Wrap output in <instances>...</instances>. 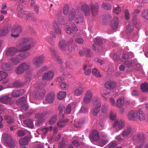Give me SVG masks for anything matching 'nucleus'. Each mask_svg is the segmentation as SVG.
I'll use <instances>...</instances> for the list:
<instances>
[{
	"mask_svg": "<svg viewBox=\"0 0 148 148\" xmlns=\"http://www.w3.org/2000/svg\"><path fill=\"white\" fill-rule=\"evenodd\" d=\"M110 119L111 120H113L116 118V114L115 113L111 112L110 115Z\"/></svg>",
	"mask_w": 148,
	"mask_h": 148,
	"instance_id": "nucleus-62",
	"label": "nucleus"
},
{
	"mask_svg": "<svg viewBox=\"0 0 148 148\" xmlns=\"http://www.w3.org/2000/svg\"><path fill=\"white\" fill-rule=\"evenodd\" d=\"M141 88L143 92H148V83L143 84L141 86Z\"/></svg>",
	"mask_w": 148,
	"mask_h": 148,
	"instance_id": "nucleus-43",
	"label": "nucleus"
},
{
	"mask_svg": "<svg viewBox=\"0 0 148 148\" xmlns=\"http://www.w3.org/2000/svg\"><path fill=\"white\" fill-rule=\"evenodd\" d=\"M66 95V92L64 91H60L57 95V97L58 99L61 100L63 99Z\"/></svg>",
	"mask_w": 148,
	"mask_h": 148,
	"instance_id": "nucleus-39",
	"label": "nucleus"
},
{
	"mask_svg": "<svg viewBox=\"0 0 148 148\" xmlns=\"http://www.w3.org/2000/svg\"><path fill=\"white\" fill-rule=\"evenodd\" d=\"M2 67L3 69L6 71H9L10 70V66L8 64L5 63L2 64Z\"/></svg>",
	"mask_w": 148,
	"mask_h": 148,
	"instance_id": "nucleus-58",
	"label": "nucleus"
},
{
	"mask_svg": "<svg viewBox=\"0 0 148 148\" xmlns=\"http://www.w3.org/2000/svg\"><path fill=\"white\" fill-rule=\"evenodd\" d=\"M17 16L19 18H21L23 16L24 14V10L22 6L18 5L17 8Z\"/></svg>",
	"mask_w": 148,
	"mask_h": 148,
	"instance_id": "nucleus-30",
	"label": "nucleus"
},
{
	"mask_svg": "<svg viewBox=\"0 0 148 148\" xmlns=\"http://www.w3.org/2000/svg\"><path fill=\"white\" fill-rule=\"evenodd\" d=\"M136 111L132 110L130 111L128 115V119L130 120H135L136 119Z\"/></svg>",
	"mask_w": 148,
	"mask_h": 148,
	"instance_id": "nucleus-24",
	"label": "nucleus"
},
{
	"mask_svg": "<svg viewBox=\"0 0 148 148\" xmlns=\"http://www.w3.org/2000/svg\"><path fill=\"white\" fill-rule=\"evenodd\" d=\"M0 101L4 104H11L12 103L11 98L8 96L0 98Z\"/></svg>",
	"mask_w": 148,
	"mask_h": 148,
	"instance_id": "nucleus-16",
	"label": "nucleus"
},
{
	"mask_svg": "<svg viewBox=\"0 0 148 148\" xmlns=\"http://www.w3.org/2000/svg\"><path fill=\"white\" fill-rule=\"evenodd\" d=\"M132 131V128L130 127H128L123 132L122 135L123 136H126L130 134Z\"/></svg>",
	"mask_w": 148,
	"mask_h": 148,
	"instance_id": "nucleus-40",
	"label": "nucleus"
},
{
	"mask_svg": "<svg viewBox=\"0 0 148 148\" xmlns=\"http://www.w3.org/2000/svg\"><path fill=\"white\" fill-rule=\"evenodd\" d=\"M118 23V18L116 17H114L111 23V26L113 29H115L117 28Z\"/></svg>",
	"mask_w": 148,
	"mask_h": 148,
	"instance_id": "nucleus-27",
	"label": "nucleus"
},
{
	"mask_svg": "<svg viewBox=\"0 0 148 148\" xmlns=\"http://www.w3.org/2000/svg\"><path fill=\"white\" fill-rule=\"evenodd\" d=\"M75 21L76 23H79L83 21V15L79 12V14L77 15Z\"/></svg>",
	"mask_w": 148,
	"mask_h": 148,
	"instance_id": "nucleus-36",
	"label": "nucleus"
},
{
	"mask_svg": "<svg viewBox=\"0 0 148 148\" xmlns=\"http://www.w3.org/2000/svg\"><path fill=\"white\" fill-rule=\"evenodd\" d=\"M59 47L62 51H65L66 47V41L64 40H62L60 41L59 43Z\"/></svg>",
	"mask_w": 148,
	"mask_h": 148,
	"instance_id": "nucleus-28",
	"label": "nucleus"
},
{
	"mask_svg": "<svg viewBox=\"0 0 148 148\" xmlns=\"http://www.w3.org/2000/svg\"><path fill=\"white\" fill-rule=\"evenodd\" d=\"M83 69L85 71V73L86 75H89L91 72V70L89 69L86 66H85Z\"/></svg>",
	"mask_w": 148,
	"mask_h": 148,
	"instance_id": "nucleus-59",
	"label": "nucleus"
},
{
	"mask_svg": "<svg viewBox=\"0 0 148 148\" xmlns=\"http://www.w3.org/2000/svg\"><path fill=\"white\" fill-rule=\"evenodd\" d=\"M68 120H62L57 123V125L58 127L62 128L64 127L65 125V123L68 122Z\"/></svg>",
	"mask_w": 148,
	"mask_h": 148,
	"instance_id": "nucleus-42",
	"label": "nucleus"
},
{
	"mask_svg": "<svg viewBox=\"0 0 148 148\" xmlns=\"http://www.w3.org/2000/svg\"><path fill=\"white\" fill-rule=\"evenodd\" d=\"M26 101V98L25 97H22L18 99L16 101L18 105L22 103H25Z\"/></svg>",
	"mask_w": 148,
	"mask_h": 148,
	"instance_id": "nucleus-56",
	"label": "nucleus"
},
{
	"mask_svg": "<svg viewBox=\"0 0 148 148\" xmlns=\"http://www.w3.org/2000/svg\"><path fill=\"white\" fill-rule=\"evenodd\" d=\"M1 140L10 147L13 148L15 146V143L13 140L11 136L6 133H5L2 135Z\"/></svg>",
	"mask_w": 148,
	"mask_h": 148,
	"instance_id": "nucleus-1",
	"label": "nucleus"
},
{
	"mask_svg": "<svg viewBox=\"0 0 148 148\" xmlns=\"http://www.w3.org/2000/svg\"><path fill=\"white\" fill-rule=\"evenodd\" d=\"M65 30L67 33L70 34L76 32L78 31V29L75 24H73L71 27L68 25L66 26Z\"/></svg>",
	"mask_w": 148,
	"mask_h": 148,
	"instance_id": "nucleus-9",
	"label": "nucleus"
},
{
	"mask_svg": "<svg viewBox=\"0 0 148 148\" xmlns=\"http://www.w3.org/2000/svg\"><path fill=\"white\" fill-rule=\"evenodd\" d=\"M121 10V9L119 6H117L116 7H114L113 10L114 13L117 14L120 13Z\"/></svg>",
	"mask_w": 148,
	"mask_h": 148,
	"instance_id": "nucleus-46",
	"label": "nucleus"
},
{
	"mask_svg": "<svg viewBox=\"0 0 148 148\" xmlns=\"http://www.w3.org/2000/svg\"><path fill=\"white\" fill-rule=\"evenodd\" d=\"M29 138L27 137L24 138H21L19 140V144L21 145H27L29 143Z\"/></svg>",
	"mask_w": 148,
	"mask_h": 148,
	"instance_id": "nucleus-31",
	"label": "nucleus"
},
{
	"mask_svg": "<svg viewBox=\"0 0 148 148\" xmlns=\"http://www.w3.org/2000/svg\"><path fill=\"white\" fill-rule=\"evenodd\" d=\"M25 18L26 20L27 21L33 20L34 19V18L31 14H27Z\"/></svg>",
	"mask_w": 148,
	"mask_h": 148,
	"instance_id": "nucleus-61",
	"label": "nucleus"
},
{
	"mask_svg": "<svg viewBox=\"0 0 148 148\" xmlns=\"http://www.w3.org/2000/svg\"><path fill=\"white\" fill-rule=\"evenodd\" d=\"M49 50L51 53V56L55 60L60 61V57L57 55L56 51L55 50L54 48H49Z\"/></svg>",
	"mask_w": 148,
	"mask_h": 148,
	"instance_id": "nucleus-22",
	"label": "nucleus"
},
{
	"mask_svg": "<svg viewBox=\"0 0 148 148\" xmlns=\"http://www.w3.org/2000/svg\"><path fill=\"white\" fill-rule=\"evenodd\" d=\"M93 96L92 91L90 90H87L85 93L83 99V103L85 104L90 103Z\"/></svg>",
	"mask_w": 148,
	"mask_h": 148,
	"instance_id": "nucleus-7",
	"label": "nucleus"
},
{
	"mask_svg": "<svg viewBox=\"0 0 148 148\" xmlns=\"http://www.w3.org/2000/svg\"><path fill=\"white\" fill-rule=\"evenodd\" d=\"M134 29V27L133 26L132 24L130 23H129L127 25L126 29V31L127 32L130 33L132 32Z\"/></svg>",
	"mask_w": 148,
	"mask_h": 148,
	"instance_id": "nucleus-54",
	"label": "nucleus"
},
{
	"mask_svg": "<svg viewBox=\"0 0 148 148\" xmlns=\"http://www.w3.org/2000/svg\"><path fill=\"white\" fill-rule=\"evenodd\" d=\"M136 119H138L140 121L144 120L145 119V115L140 109H138L136 110Z\"/></svg>",
	"mask_w": 148,
	"mask_h": 148,
	"instance_id": "nucleus-12",
	"label": "nucleus"
},
{
	"mask_svg": "<svg viewBox=\"0 0 148 148\" xmlns=\"http://www.w3.org/2000/svg\"><path fill=\"white\" fill-rule=\"evenodd\" d=\"M65 107L63 104H61L58 106V110L59 112L60 115L61 116H62L65 113L64 110Z\"/></svg>",
	"mask_w": 148,
	"mask_h": 148,
	"instance_id": "nucleus-38",
	"label": "nucleus"
},
{
	"mask_svg": "<svg viewBox=\"0 0 148 148\" xmlns=\"http://www.w3.org/2000/svg\"><path fill=\"white\" fill-rule=\"evenodd\" d=\"M47 112L46 111H43L42 113H38L36 114L35 117L36 118L39 119L41 121V122H44L45 119L44 117L47 114Z\"/></svg>",
	"mask_w": 148,
	"mask_h": 148,
	"instance_id": "nucleus-17",
	"label": "nucleus"
},
{
	"mask_svg": "<svg viewBox=\"0 0 148 148\" xmlns=\"http://www.w3.org/2000/svg\"><path fill=\"white\" fill-rule=\"evenodd\" d=\"M89 5L87 4L84 3L81 6V9L85 15L87 17H89L91 15Z\"/></svg>",
	"mask_w": 148,
	"mask_h": 148,
	"instance_id": "nucleus-8",
	"label": "nucleus"
},
{
	"mask_svg": "<svg viewBox=\"0 0 148 148\" xmlns=\"http://www.w3.org/2000/svg\"><path fill=\"white\" fill-rule=\"evenodd\" d=\"M19 52L17 48L11 47L8 49L6 51V54L8 56H13L15 54L16 52Z\"/></svg>",
	"mask_w": 148,
	"mask_h": 148,
	"instance_id": "nucleus-15",
	"label": "nucleus"
},
{
	"mask_svg": "<svg viewBox=\"0 0 148 148\" xmlns=\"http://www.w3.org/2000/svg\"><path fill=\"white\" fill-rule=\"evenodd\" d=\"M86 56L87 57H90L92 56L91 51L88 49L85 48L83 49Z\"/></svg>",
	"mask_w": 148,
	"mask_h": 148,
	"instance_id": "nucleus-48",
	"label": "nucleus"
},
{
	"mask_svg": "<svg viewBox=\"0 0 148 148\" xmlns=\"http://www.w3.org/2000/svg\"><path fill=\"white\" fill-rule=\"evenodd\" d=\"M125 98L121 97L116 99V106L119 108H121L124 104Z\"/></svg>",
	"mask_w": 148,
	"mask_h": 148,
	"instance_id": "nucleus-26",
	"label": "nucleus"
},
{
	"mask_svg": "<svg viewBox=\"0 0 148 148\" xmlns=\"http://www.w3.org/2000/svg\"><path fill=\"white\" fill-rule=\"evenodd\" d=\"M95 43L96 45H101L103 43V42L101 39H97L95 41Z\"/></svg>",
	"mask_w": 148,
	"mask_h": 148,
	"instance_id": "nucleus-64",
	"label": "nucleus"
},
{
	"mask_svg": "<svg viewBox=\"0 0 148 148\" xmlns=\"http://www.w3.org/2000/svg\"><path fill=\"white\" fill-rule=\"evenodd\" d=\"M125 126V122L124 121L120 120H115L114 124V127H118L119 130L123 128Z\"/></svg>",
	"mask_w": 148,
	"mask_h": 148,
	"instance_id": "nucleus-14",
	"label": "nucleus"
},
{
	"mask_svg": "<svg viewBox=\"0 0 148 148\" xmlns=\"http://www.w3.org/2000/svg\"><path fill=\"white\" fill-rule=\"evenodd\" d=\"M24 124L30 128H32L33 127V124L32 121L30 119H27L23 121Z\"/></svg>",
	"mask_w": 148,
	"mask_h": 148,
	"instance_id": "nucleus-37",
	"label": "nucleus"
},
{
	"mask_svg": "<svg viewBox=\"0 0 148 148\" xmlns=\"http://www.w3.org/2000/svg\"><path fill=\"white\" fill-rule=\"evenodd\" d=\"M101 5L102 8L106 10H110L112 8V6L110 4L104 2L102 3Z\"/></svg>",
	"mask_w": 148,
	"mask_h": 148,
	"instance_id": "nucleus-44",
	"label": "nucleus"
},
{
	"mask_svg": "<svg viewBox=\"0 0 148 148\" xmlns=\"http://www.w3.org/2000/svg\"><path fill=\"white\" fill-rule=\"evenodd\" d=\"M101 106V104L99 103H97L96 106L94 107L92 111V114L94 116L97 115L99 112Z\"/></svg>",
	"mask_w": 148,
	"mask_h": 148,
	"instance_id": "nucleus-20",
	"label": "nucleus"
},
{
	"mask_svg": "<svg viewBox=\"0 0 148 148\" xmlns=\"http://www.w3.org/2000/svg\"><path fill=\"white\" fill-rule=\"evenodd\" d=\"M115 83L113 82H108L105 84V87L108 89L110 90L113 88L115 86Z\"/></svg>",
	"mask_w": 148,
	"mask_h": 148,
	"instance_id": "nucleus-33",
	"label": "nucleus"
},
{
	"mask_svg": "<svg viewBox=\"0 0 148 148\" xmlns=\"http://www.w3.org/2000/svg\"><path fill=\"white\" fill-rule=\"evenodd\" d=\"M28 42L27 39L23 38L20 41V44L17 46L18 51H23L29 49L32 46L29 44H27Z\"/></svg>",
	"mask_w": 148,
	"mask_h": 148,
	"instance_id": "nucleus-2",
	"label": "nucleus"
},
{
	"mask_svg": "<svg viewBox=\"0 0 148 148\" xmlns=\"http://www.w3.org/2000/svg\"><path fill=\"white\" fill-rule=\"evenodd\" d=\"M57 116L55 115L53 116L49 121V123L51 124H52L56 122L57 120Z\"/></svg>",
	"mask_w": 148,
	"mask_h": 148,
	"instance_id": "nucleus-52",
	"label": "nucleus"
},
{
	"mask_svg": "<svg viewBox=\"0 0 148 148\" xmlns=\"http://www.w3.org/2000/svg\"><path fill=\"white\" fill-rule=\"evenodd\" d=\"M20 60L18 59V57L13 58H12L10 61L11 63H12L13 64H16L19 62Z\"/></svg>",
	"mask_w": 148,
	"mask_h": 148,
	"instance_id": "nucleus-55",
	"label": "nucleus"
},
{
	"mask_svg": "<svg viewBox=\"0 0 148 148\" xmlns=\"http://www.w3.org/2000/svg\"><path fill=\"white\" fill-rule=\"evenodd\" d=\"M83 92V88L80 87L77 88L74 91V95L76 96L81 95Z\"/></svg>",
	"mask_w": 148,
	"mask_h": 148,
	"instance_id": "nucleus-29",
	"label": "nucleus"
},
{
	"mask_svg": "<svg viewBox=\"0 0 148 148\" xmlns=\"http://www.w3.org/2000/svg\"><path fill=\"white\" fill-rule=\"evenodd\" d=\"M73 105V103L68 105L66 108L65 113L68 114H70Z\"/></svg>",
	"mask_w": 148,
	"mask_h": 148,
	"instance_id": "nucleus-41",
	"label": "nucleus"
},
{
	"mask_svg": "<svg viewBox=\"0 0 148 148\" xmlns=\"http://www.w3.org/2000/svg\"><path fill=\"white\" fill-rule=\"evenodd\" d=\"M45 84L43 83H40L35 86V87L38 91L35 94V97L39 99H42L44 97L45 95V91L43 88L45 86Z\"/></svg>",
	"mask_w": 148,
	"mask_h": 148,
	"instance_id": "nucleus-3",
	"label": "nucleus"
},
{
	"mask_svg": "<svg viewBox=\"0 0 148 148\" xmlns=\"http://www.w3.org/2000/svg\"><path fill=\"white\" fill-rule=\"evenodd\" d=\"M30 68V63L29 62H24L20 64L16 68L15 72L18 74H21L24 72L28 71Z\"/></svg>",
	"mask_w": 148,
	"mask_h": 148,
	"instance_id": "nucleus-4",
	"label": "nucleus"
},
{
	"mask_svg": "<svg viewBox=\"0 0 148 148\" xmlns=\"http://www.w3.org/2000/svg\"><path fill=\"white\" fill-rule=\"evenodd\" d=\"M24 93L23 90L14 91L11 94V96L13 97L16 98L22 95Z\"/></svg>",
	"mask_w": 148,
	"mask_h": 148,
	"instance_id": "nucleus-23",
	"label": "nucleus"
},
{
	"mask_svg": "<svg viewBox=\"0 0 148 148\" xmlns=\"http://www.w3.org/2000/svg\"><path fill=\"white\" fill-rule=\"evenodd\" d=\"M69 41L70 42H69L68 45V50L69 52H72L74 50L75 47L74 45H71L73 42V38L70 39Z\"/></svg>",
	"mask_w": 148,
	"mask_h": 148,
	"instance_id": "nucleus-34",
	"label": "nucleus"
},
{
	"mask_svg": "<svg viewBox=\"0 0 148 148\" xmlns=\"http://www.w3.org/2000/svg\"><path fill=\"white\" fill-rule=\"evenodd\" d=\"M54 75V72L52 71H50L44 73L42 76V78L43 79L50 80L53 78Z\"/></svg>",
	"mask_w": 148,
	"mask_h": 148,
	"instance_id": "nucleus-10",
	"label": "nucleus"
},
{
	"mask_svg": "<svg viewBox=\"0 0 148 148\" xmlns=\"http://www.w3.org/2000/svg\"><path fill=\"white\" fill-rule=\"evenodd\" d=\"M29 53L27 52H23L19 54L18 57L19 60L23 59L25 58L27 56L29 55Z\"/></svg>",
	"mask_w": 148,
	"mask_h": 148,
	"instance_id": "nucleus-45",
	"label": "nucleus"
},
{
	"mask_svg": "<svg viewBox=\"0 0 148 148\" xmlns=\"http://www.w3.org/2000/svg\"><path fill=\"white\" fill-rule=\"evenodd\" d=\"M89 137L91 141H94L98 140L100 138L98 132L96 130L92 132Z\"/></svg>",
	"mask_w": 148,
	"mask_h": 148,
	"instance_id": "nucleus-13",
	"label": "nucleus"
},
{
	"mask_svg": "<svg viewBox=\"0 0 148 148\" xmlns=\"http://www.w3.org/2000/svg\"><path fill=\"white\" fill-rule=\"evenodd\" d=\"M92 73L96 76L98 77H101V75L99 72L96 69H94L92 71Z\"/></svg>",
	"mask_w": 148,
	"mask_h": 148,
	"instance_id": "nucleus-57",
	"label": "nucleus"
},
{
	"mask_svg": "<svg viewBox=\"0 0 148 148\" xmlns=\"http://www.w3.org/2000/svg\"><path fill=\"white\" fill-rule=\"evenodd\" d=\"M84 40L81 38H77L75 39V41L79 44H82L84 42Z\"/></svg>",
	"mask_w": 148,
	"mask_h": 148,
	"instance_id": "nucleus-63",
	"label": "nucleus"
},
{
	"mask_svg": "<svg viewBox=\"0 0 148 148\" xmlns=\"http://www.w3.org/2000/svg\"><path fill=\"white\" fill-rule=\"evenodd\" d=\"M110 94V93L107 92H104L101 93V95L103 97V99H107Z\"/></svg>",
	"mask_w": 148,
	"mask_h": 148,
	"instance_id": "nucleus-60",
	"label": "nucleus"
},
{
	"mask_svg": "<svg viewBox=\"0 0 148 148\" xmlns=\"http://www.w3.org/2000/svg\"><path fill=\"white\" fill-rule=\"evenodd\" d=\"M55 97V94L53 92L49 94L46 97V101L49 103H52Z\"/></svg>",
	"mask_w": 148,
	"mask_h": 148,
	"instance_id": "nucleus-21",
	"label": "nucleus"
},
{
	"mask_svg": "<svg viewBox=\"0 0 148 148\" xmlns=\"http://www.w3.org/2000/svg\"><path fill=\"white\" fill-rule=\"evenodd\" d=\"M144 138V135L140 134L138 136H135L133 137V139L136 142H139L143 140Z\"/></svg>",
	"mask_w": 148,
	"mask_h": 148,
	"instance_id": "nucleus-35",
	"label": "nucleus"
},
{
	"mask_svg": "<svg viewBox=\"0 0 148 148\" xmlns=\"http://www.w3.org/2000/svg\"><path fill=\"white\" fill-rule=\"evenodd\" d=\"M52 28L56 33L58 35H60L61 33V31L56 21H54L53 23Z\"/></svg>",
	"mask_w": 148,
	"mask_h": 148,
	"instance_id": "nucleus-18",
	"label": "nucleus"
},
{
	"mask_svg": "<svg viewBox=\"0 0 148 148\" xmlns=\"http://www.w3.org/2000/svg\"><path fill=\"white\" fill-rule=\"evenodd\" d=\"M61 12H60L58 13L57 15V17L58 18V22L60 24L64 25L65 24V19L61 16Z\"/></svg>",
	"mask_w": 148,
	"mask_h": 148,
	"instance_id": "nucleus-32",
	"label": "nucleus"
},
{
	"mask_svg": "<svg viewBox=\"0 0 148 148\" xmlns=\"http://www.w3.org/2000/svg\"><path fill=\"white\" fill-rule=\"evenodd\" d=\"M22 30V27L18 25H15L12 28V32L13 33H21Z\"/></svg>",
	"mask_w": 148,
	"mask_h": 148,
	"instance_id": "nucleus-19",
	"label": "nucleus"
},
{
	"mask_svg": "<svg viewBox=\"0 0 148 148\" xmlns=\"http://www.w3.org/2000/svg\"><path fill=\"white\" fill-rule=\"evenodd\" d=\"M108 142V140L106 139L102 140L99 141L98 143V144L99 146L102 147L107 143Z\"/></svg>",
	"mask_w": 148,
	"mask_h": 148,
	"instance_id": "nucleus-53",
	"label": "nucleus"
},
{
	"mask_svg": "<svg viewBox=\"0 0 148 148\" xmlns=\"http://www.w3.org/2000/svg\"><path fill=\"white\" fill-rule=\"evenodd\" d=\"M141 16L145 19L148 20V10H143L141 12Z\"/></svg>",
	"mask_w": 148,
	"mask_h": 148,
	"instance_id": "nucleus-47",
	"label": "nucleus"
},
{
	"mask_svg": "<svg viewBox=\"0 0 148 148\" xmlns=\"http://www.w3.org/2000/svg\"><path fill=\"white\" fill-rule=\"evenodd\" d=\"M57 129V127H53L52 126H51L49 128L45 127L42 129V133L44 135H45L46 133L49 131H51L53 130H54L55 133H56L57 131H56Z\"/></svg>",
	"mask_w": 148,
	"mask_h": 148,
	"instance_id": "nucleus-25",
	"label": "nucleus"
},
{
	"mask_svg": "<svg viewBox=\"0 0 148 148\" xmlns=\"http://www.w3.org/2000/svg\"><path fill=\"white\" fill-rule=\"evenodd\" d=\"M91 10V14L92 16L96 15L99 8V4L97 2H91L89 4Z\"/></svg>",
	"mask_w": 148,
	"mask_h": 148,
	"instance_id": "nucleus-6",
	"label": "nucleus"
},
{
	"mask_svg": "<svg viewBox=\"0 0 148 148\" xmlns=\"http://www.w3.org/2000/svg\"><path fill=\"white\" fill-rule=\"evenodd\" d=\"M8 74L3 71L0 72V81L2 80L8 76Z\"/></svg>",
	"mask_w": 148,
	"mask_h": 148,
	"instance_id": "nucleus-49",
	"label": "nucleus"
},
{
	"mask_svg": "<svg viewBox=\"0 0 148 148\" xmlns=\"http://www.w3.org/2000/svg\"><path fill=\"white\" fill-rule=\"evenodd\" d=\"M79 14V12L78 11L75 10L73 9L71 10L69 12V19L70 21H72L76 18L77 15Z\"/></svg>",
	"mask_w": 148,
	"mask_h": 148,
	"instance_id": "nucleus-11",
	"label": "nucleus"
},
{
	"mask_svg": "<svg viewBox=\"0 0 148 148\" xmlns=\"http://www.w3.org/2000/svg\"><path fill=\"white\" fill-rule=\"evenodd\" d=\"M45 57L43 55H41L35 57L33 61V64L37 68H39L43 63Z\"/></svg>",
	"mask_w": 148,
	"mask_h": 148,
	"instance_id": "nucleus-5",
	"label": "nucleus"
},
{
	"mask_svg": "<svg viewBox=\"0 0 148 148\" xmlns=\"http://www.w3.org/2000/svg\"><path fill=\"white\" fill-rule=\"evenodd\" d=\"M69 12V8L67 5H64L63 8V12L64 15H67Z\"/></svg>",
	"mask_w": 148,
	"mask_h": 148,
	"instance_id": "nucleus-51",
	"label": "nucleus"
},
{
	"mask_svg": "<svg viewBox=\"0 0 148 148\" xmlns=\"http://www.w3.org/2000/svg\"><path fill=\"white\" fill-rule=\"evenodd\" d=\"M108 105L107 104H104L101 107V111L103 113H106L108 110Z\"/></svg>",
	"mask_w": 148,
	"mask_h": 148,
	"instance_id": "nucleus-50",
	"label": "nucleus"
}]
</instances>
